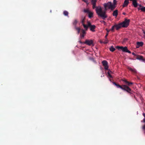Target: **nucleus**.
Wrapping results in <instances>:
<instances>
[{
	"label": "nucleus",
	"instance_id": "f257e3e1",
	"mask_svg": "<svg viewBox=\"0 0 145 145\" xmlns=\"http://www.w3.org/2000/svg\"><path fill=\"white\" fill-rule=\"evenodd\" d=\"M91 0V4L93 5V8L94 9L95 8L96 13L98 16L101 18L103 20H105L107 17V15L105 14V11H103L102 8L100 6H96L97 0Z\"/></svg>",
	"mask_w": 145,
	"mask_h": 145
},
{
	"label": "nucleus",
	"instance_id": "f03ea898",
	"mask_svg": "<svg viewBox=\"0 0 145 145\" xmlns=\"http://www.w3.org/2000/svg\"><path fill=\"white\" fill-rule=\"evenodd\" d=\"M113 84L115 85L117 88H120L122 90L125 91L128 93H131L132 90L127 85H123L121 86L115 82H113Z\"/></svg>",
	"mask_w": 145,
	"mask_h": 145
},
{
	"label": "nucleus",
	"instance_id": "7ed1b4c3",
	"mask_svg": "<svg viewBox=\"0 0 145 145\" xmlns=\"http://www.w3.org/2000/svg\"><path fill=\"white\" fill-rule=\"evenodd\" d=\"M104 6L105 8V9L103 10V11H105L106 14V11L107 10L106 7H108L109 9H110L112 10H113L114 9L111 2H108L104 4Z\"/></svg>",
	"mask_w": 145,
	"mask_h": 145
},
{
	"label": "nucleus",
	"instance_id": "20e7f679",
	"mask_svg": "<svg viewBox=\"0 0 145 145\" xmlns=\"http://www.w3.org/2000/svg\"><path fill=\"white\" fill-rule=\"evenodd\" d=\"M130 20L129 19H125L124 21L121 23L122 27H127L129 25Z\"/></svg>",
	"mask_w": 145,
	"mask_h": 145
},
{
	"label": "nucleus",
	"instance_id": "39448f33",
	"mask_svg": "<svg viewBox=\"0 0 145 145\" xmlns=\"http://www.w3.org/2000/svg\"><path fill=\"white\" fill-rule=\"evenodd\" d=\"M103 65L104 67V68L105 70H107L108 69V63L106 60H103L102 61Z\"/></svg>",
	"mask_w": 145,
	"mask_h": 145
},
{
	"label": "nucleus",
	"instance_id": "423d86ee",
	"mask_svg": "<svg viewBox=\"0 0 145 145\" xmlns=\"http://www.w3.org/2000/svg\"><path fill=\"white\" fill-rule=\"evenodd\" d=\"M116 48L118 50L121 49L123 52H126L127 50V47H123V46H117L116 47Z\"/></svg>",
	"mask_w": 145,
	"mask_h": 145
},
{
	"label": "nucleus",
	"instance_id": "0eeeda50",
	"mask_svg": "<svg viewBox=\"0 0 145 145\" xmlns=\"http://www.w3.org/2000/svg\"><path fill=\"white\" fill-rule=\"evenodd\" d=\"M121 80L125 82V84L128 86H130L131 85H132L133 84V83L132 82H129L127 81L126 79H123Z\"/></svg>",
	"mask_w": 145,
	"mask_h": 145
},
{
	"label": "nucleus",
	"instance_id": "6e6552de",
	"mask_svg": "<svg viewBox=\"0 0 145 145\" xmlns=\"http://www.w3.org/2000/svg\"><path fill=\"white\" fill-rule=\"evenodd\" d=\"M84 43L89 46H90L93 44V41L92 40H86L85 42H84Z\"/></svg>",
	"mask_w": 145,
	"mask_h": 145
},
{
	"label": "nucleus",
	"instance_id": "1a4fd4ad",
	"mask_svg": "<svg viewBox=\"0 0 145 145\" xmlns=\"http://www.w3.org/2000/svg\"><path fill=\"white\" fill-rule=\"evenodd\" d=\"M136 58L140 60H142L143 62H145V59L143 58V57L142 56L137 55L136 57Z\"/></svg>",
	"mask_w": 145,
	"mask_h": 145
},
{
	"label": "nucleus",
	"instance_id": "9d476101",
	"mask_svg": "<svg viewBox=\"0 0 145 145\" xmlns=\"http://www.w3.org/2000/svg\"><path fill=\"white\" fill-rule=\"evenodd\" d=\"M114 25L115 27V28H116L117 30H118L121 27H122V25L121 24V23H120L118 24H116Z\"/></svg>",
	"mask_w": 145,
	"mask_h": 145
},
{
	"label": "nucleus",
	"instance_id": "9b49d317",
	"mask_svg": "<svg viewBox=\"0 0 145 145\" xmlns=\"http://www.w3.org/2000/svg\"><path fill=\"white\" fill-rule=\"evenodd\" d=\"M129 3V1L128 0H125L123 5V7H127Z\"/></svg>",
	"mask_w": 145,
	"mask_h": 145
},
{
	"label": "nucleus",
	"instance_id": "f8f14e48",
	"mask_svg": "<svg viewBox=\"0 0 145 145\" xmlns=\"http://www.w3.org/2000/svg\"><path fill=\"white\" fill-rule=\"evenodd\" d=\"M127 69L134 73H137L136 70L135 69H132L129 67H127Z\"/></svg>",
	"mask_w": 145,
	"mask_h": 145
},
{
	"label": "nucleus",
	"instance_id": "ddd939ff",
	"mask_svg": "<svg viewBox=\"0 0 145 145\" xmlns=\"http://www.w3.org/2000/svg\"><path fill=\"white\" fill-rule=\"evenodd\" d=\"M90 30L92 31H95V29L96 28V26L94 25H92L90 27H89Z\"/></svg>",
	"mask_w": 145,
	"mask_h": 145
},
{
	"label": "nucleus",
	"instance_id": "4468645a",
	"mask_svg": "<svg viewBox=\"0 0 145 145\" xmlns=\"http://www.w3.org/2000/svg\"><path fill=\"white\" fill-rule=\"evenodd\" d=\"M118 10H116L113 11L112 15L113 16H115L116 17L118 15Z\"/></svg>",
	"mask_w": 145,
	"mask_h": 145
},
{
	"label": "nucleus",
	"instance_id": "2eb2a0df",
	"mask_svg": "<svg viewBox=\"0 0 145 145\" xmlns=\"http://www.w3.org/2000/svg\"><path fill=\"white\" fill-rule=\"evenodd\" d=\"M137 44L138 46H137V48H138L140 46H142L143 44V43L142 42H137Z\"/></svg>",
	"mask_w": 145,
	"mask_h": 145
},
{
	"label": "nucleus",
	"instance_id": "dca6fc26",
	"mask_svg": "<svg viewBox=\"0 0 145 145\" xmlns=\"http://www.w3.org/2000/svg\"><path fill=\"white\" fill-rule=\"evenodd\" d=\"M132 4L134 7H137L138 5V3L137 2V0H135L134 1H133V2H132Z\"/></svg>",
	"mask_w": 145,
	"mask_h": 145
},
{
	"label": "nucleus",
	"instance_id": "f3484780",
	"mask_svg": "<svg viewBox=\"0 0 145 145\" xmlns=\"http://www.w3.org/2000/svg\"><path fill=\"white\" fill-rule=\"evenodd\" d=\"M88 17L90 18H91L93 17V12L90 11L88 13Z\"/></svg>",
	"mask_w": 145,
	"mask_h": 145
},
{
	"label": "nucleus",
	"instance_id": "a211bd4d",
	"mask_svg": "<svg viewBox=\"0 0 145 145\" xmlns=\"http://www.w3.org/2000/svg\"><path fill=\"white\" fill-rule=\"evenodd\" d=\"M78 23V21L76 19H75L72 22L73 25L74 26V27L76 26V25Z\"/></svg>",
	"mask_w": 145,
	"mask_h": 145
},
{
	"label": "nucleus",
	"instance_id": "6ab92c4d",
	"mask_svg": "<svg viewBox=\"0 0 145 145\" xmlns=\"http://www.w3.org/2000/svg\"><path fill=\"white\" fill-rule=\"evenodd\" d=\"M85 20V17H82L81 18V22L82 23V24H84V22Z\"/></svg>",
	"mask_w": 145,
	"mask_h": 145
},
{
	"label": "nucleus",
	"instance_id": "aec40b11",
	"mask_svg": "<svg viewBox=\"0 0 145 145\" xmlns=\"http://www.w3.org/2000/svg\"><path fill=\"white\" fill-rule=\"evenodd\" d=\"M63 14L65 16L69 17V16H68L69 12L68 11H67L66 10H65L64 11H63Z\"/></svg>",
	"mask_w": 145,
	"mask_h": 145
},
{
	"label": "nucleus",
	"instance_id": "412c9836",
	"mask_svg": "<svg viewBox=\"0 0 145 145\" xmlns=\"http://www.w3.org/2000/svg\"><path fill=\"white\" fill-rule=\"evenodd\" d=\"M139 6L140 7H141V8H140V10L143 12H145V7H142L140 5Z\"/></svg>",
	"mask_w": 145,
	"mask_h": 145
},
{
	"label": "nucleus",
	"instance_id": "4be33fe9",
	"mask_svg": "<svg viewBox=\"0 0 145 145\" xmlns=\"http://www.w3.org/2000/svg\"><path fill=\"white\" fill-rule=\"evenodd\" d=\"M117 4V1L116 0H113V4H112L113 6H114V8H115L116 7V5Z\"/></svg>",
	"mask_w": 145,
	"mask_h": 145
},
{
	"label": "nucleus",
	"instance_id": "5701e85b",
	"mask_svg": "<svg viewBox=\"0 0 145 145\" xmlns=\"http://www.w3.org/2000/svg\"><path fill=\"white\" fill-rule=\"evenodd\" d=\"M82 25H83L84 28L85 30L86 31H87L88 29V26L87 25H86L85 24H83Z\"/></svg>",
	"mask_w": 145,
	"mask_h": 145
},
{
	"label": "nucleus",
	"instance_id": "b1692460",
	"mask_svg": "<svg viewBox=\"0 0 145 145\" xmlns=\"http://www.w3.org/2000/svg\"><path fill=\"white\" fill-rule=\"evenodd\" d=\"M110 51L113 52L115 50V49L114 47L113 46H112L109 48Z\"/></svg>",
	"mask_w": 145,
	"mask_h": 145
},
{
	"label": "nucleus",
	"instance_id": "393cba45",
	"mask_svg": "<svg viewBox=\"0 0 145 145\" xmlns=\"http://www.w3.org/2000/svg\"><path fill=\"white\" fill-rule=\"evenodd\" d=\"M106 35L105 36V38H106V37H107V36H108V33H109V32L110 31V30L108 29H107V28L106 29Z\"/></svg>",
	"mask_w": 145,
	"mask_h": 145
},
{
	"label": "nucleus",
	"instance_id": "a878e982",
	"mask_svg": "<svg viewBox=\"0 0 145 145\" xmlns=\"http://www.w3.org/2000/svg\"><path fill=\"white\" fill-rule=\"evenodd\" d=\"M75 28L76 30H77V31L78 33V34L80 32V28L75 27Z\"/></svg>",
	"mask_w": 145,
	"mask_h": 145
},
{
	"label": "nucleus",
	"instance_id": "bb28decb",
	"mask_svg": "<svg viewBox=\"0 0 145 145\" xmlns=\"http://www.w3.org/2000/svg\"><path fill=\"white\" fill-rule=\"evenodd\" d=\"M90 11L88 9H84V12L85 13H88Z\"/></svg>",
	"mask_w": 145,
	"mask_h": 145
},
{
	"label": "nucleus",
	"instance_id": "cd10ccee",
	"mask_svg": "<svg viewBox=\"0 0 145 145\" xmlns=\"http://www.w3.org/2000/svg\"><path fill=\"white\" fill-rule=\"evenodd\" d=\"M110 72H111V71H109L107 72V74L108 75V76L110 78H112V76L110 74Z\"/></svg>",
	"mask_w": 145,
	"mask_h": 145
},
{
	"label": "nucleus",
	"instance_id": "c85d7f7f",
	"mask_svg": "<svg viewBox=\"0 0 145 145\" xmlns=\"http://www.w3.org/2000/svg\"><path fill=\"white\" fill-rule=\"evenodd\" d=\"M87 23H88V25H87L88 26V27H89L91 25H91V23L90 22H89V21Z\"/></svg>",
	"mask_w": 145,
	"mask_h": 145
},
{
	"label": "nucleus",
	"instance_id": "c756f323",
	"mask_svg": "<svg viewBox=\"0 0 145 145\" xmlns=\"http://www.w3.org/2000/svg\"><path fill=\"white\" fill-rule=\"evenodd\" d=\"M115 28V27L114 26V25L112 27V28L110 30H110V31L111 30V31H112L114 32V29Z\"/></svg>",
	"mask_w": 145,
	"mask_h": 145
},
{
	"label": "nucleus",
	"instance_id": "7c9ffc66",
	"mask_svg": "<svg viewBox=\"0 0 145 145\" xmlns=\"http://www.w3.org/2000/svg\"><path fill=\"white\" fill-rule=\"evenodd\" d=\"M85 30H84L83 29H82V34L85 35L86 33V32L85 31Z\"/></svg>",
	"mask_w": 145,
	"mask_h": 145
},
{
	"label": "nucleus",
	"instance_id": "2f4dec72",
	"mask_svg": "<svg viewBox=\"0 0 145 145\" xmlns=\"http://www.w3.org/2000/svg\"><path fill=\"white\" fill-rule=\"evenodd\" d=\"M108 42V40L107 39V38H105V41H104V44H106Z\"/></svg>",
	"mask_w": 145,
	"mask_h": 145
},
{
	"label": "nucleus",
	"instance_id": "473e14b6",
	"mask_svg": "<svg viewBox=\"0 0 145 145\" xmlns=\"http://www.w3.org/2000/svg\"><path fill=\"white\" fill-rule=\"evenodd\" d=\"M83 1H84L86 3L87 5H88L89 4V3H88V0H82Z\"/></svg>",
	"mask_w": 145,
	"mask_h": 145
},
{
	"label": "nucleus",
	"instance_id": "72a5a7b5",
	"mask_svg": "<svg viewBox=\"0 0 145 145\" xmlns=\"http://www.w3.org/2000/svg\"><path fill=\"white\" fill-rule=\"evenodd\" d=\"M142 128L144 130V133H145V125L142 126Z\"/></svg>",
	"mask_w": 145,
	"mask_h": 145
},
{
	"label": "nucleus",
	"instance_id": "f704fd0d",
	"mask_svg": "<svg viewBox=\"0 0 145 145\" xmlns=\"http://www.w3.org/2000/svg\"><path fill=\"white\" fill-rule=\"evenodd\" d=\"M126 52H128L129 53H131V52H130V51L129 50H128V49H127V50L126 51Z\"/></svg>",
	"mask_w": 145,
	"mask_h": 145
},
{
	"label": "nucleus",
	"instance_id": "c9c22d12",
	"mask_svg": "<svg viewBox=\"0 0 145 145\" xmlns=\"http://www.w3.org/2000/svg\"><path fill=\"white\" fill-rule=\"evenodd\" d=\"M100 42L101 43H104V41H103L102 40H100Z\"/></svg>",
	"mask_w": 145,
	"mask_h": 145
},
{
	"label": "nucleus",
	"instance_id": "e433bc0d",
	"mask_svg": "<svg viewBox=\"0 0 145 145\" xmlns=\"http://www.w3.org/2000/svg\"><path fill=\"white\" fill-rule=\"evenodd\" d=\"M132 55H134L136 57L137 56V55H136L134 53V52H133L132 53Z\"/></svg>",
	"mask_w": 145,
	"mask_h": 145
},
{
	"label": "nucleus",
	"instance_id": "4c0bfd02",
	"mask_svg": "<svg viewBox=\"0 0 145 145\" xmlns=\"http://www.w3.org/2000/svg\"><path fill=\"white\" fill-rule=\"evenodd\" d=\"M84 35H83V34H82V35H81V38H83L84 37Z\"/></svg>",
	"mask_w": 145,
	"mask_h": 145
},
{
	"label": "nucleus",
	"instance_id": "58836bf2",
	"mask_svg": "<svg viewBox=\"0 0 145 145\" xmlns=\"http://www.w3.org/2000/svg\"><path fill=\"white\" fill-rule=\"evenodd\" d=\"M79 42L81 43V44H82V43H84V42H82L81 41H79Z\"/></svg>",
	"mask_w": 145,
	"mask_h": 145
},
{
	"label": "nucleus",
	"instance_id": "ea45409f",
	"mask_svg": "<svg viewBox=\"0 0 145 145\" xmlns=\"http://www.w3.org/2000/svg\"><path fill=\"white\" fill-rule=\"evenodd\" d=\"M143 116L144 117V118H145V113H143Z\"/></svg>",
	"mask_w": 145,
	"mask_h": 145
},
{
	"label": "nucleus",
	"instance_id": "a19ab883",
	"mask_svg": "<svg viewBox=\"0 0 145 145\" xmlns=\"http://www.w3.org/2000/svg\"><path fill=\"white\" fill-rule=\"evenodd\" d=\"M143 122L145 123V118H144L143 120Z\"/></svg>",
	"mask_w": 145,
	"mask_h": 145
},
{
	"label": "nucleus",
	"instance_id": "79ce46f5",
	"mask_svg": "<svg viewBox=\"0 0 145 145\" xmlns=\"http://www.w3.org/2000/svg\"><path fill=\"white\" fill-rule=\"evenodd\" d=\"M123 14H124V15H125V12H123Z\"/></svg>",
	"mask_w": 145,
	"mask_h": 145
},
{
	"label": "nucleus",
	"instance_id": "37998d69",
	"mask_svg": "<svg viewBox=\"0 0 145 145\" xmlns=\"http://www.w3.org/2000/svg\"><path fill=\"white\" fill-rule=\"evenodd\" d=\"M140 8H138V10H140Z\"/></svg>",
	"mask_w": 145,
	"mask_h": 145
}]
</instances>
